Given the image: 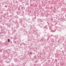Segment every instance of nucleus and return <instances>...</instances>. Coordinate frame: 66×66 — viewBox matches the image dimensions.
Masks as SVG:
<instances>
[{
  "label": "nucleus",
  "instance_id": "obj_3",
  "mask_svg": "<svg viewBox=\"0 0 66 66\" xmlns=\"http://www.w3.org/2000/svg\"><path fill=\"white\" fill-rule=\"evenodd\" d=\"M62 52H63V51H62Z\"/></svg>",
  "mask_w": 66,
  "mask_h": 66
},
{
  "label": "nucleus",
  "instance_id": "obj_1",
  "mask_svg": "<svg viewBox=\"0 0 66 66\" xmlns=\"http://www.w3.org/2000/svg\"><path fill=\"white\" fill-rule=\"evenodd\" d=\"M8 42H9V43H10V39H8Z\"/></svg>",
  "mask_w": 66,
  "mask_h": 66
},
{
  "label": "nucleus",
  "instance_id": "obj_2",
  "mask_svg": "<svg viewBox=\"0 0 66 66\" xmlns=\"http://www.w3.org/2000/svg\"><path fill=\"white\" fill-rule=\"evenodd\" d=\"M30 53H31V52H30Z\"/></svg>",
  "mask_w": 66,
  "mask_h": 66
}]
</instances>
